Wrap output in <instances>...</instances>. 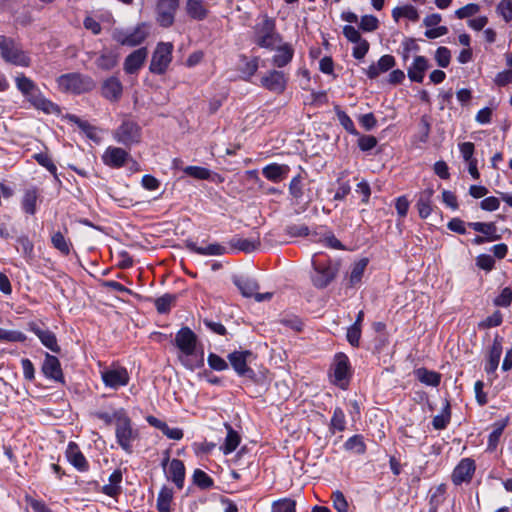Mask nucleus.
Returning <instances> with one entry per match:
<instances>
[{"label":"nucleus","mask_w":512,"mask_h":512,"mask_svg":"<svg viewBox=\"0 0 512 512\" xmlns=\"http://www.w3.org/2000/svg\"><path fill=\"white\" fill-rule=\"evenodd\" d=\"M181 364L193 371L204 365V352L198 348L196 334L188 327L181 328L174 338Z\"/></svg>","instance_id":"nucleus-1"},{"label":"nucleus","mask_w":512,"mask_h":512,"mask_svg":"<svg viewBox=\"0 0 512 512\" xmlns=\"http://www.w3.org/2000/svg\"><path fill=\"white\" fill-rule=\"evenodd\" d=\"M16 87L30 104L45 113H53L58 110L56 104L46 99L33 80L21 74L15 78Z\"/></svg>","instance_id":"nucleus-2"},{"label":"nucleus","mask_w":512,"mask_h":512,"mask_svg":"<svg viewBox=\"0 0 512 512\" xmlns=\"http://www.w3.org/2000/svg\"><path fill=\"white\" fill-rule=\"evenodd\" d=\"M253 40L261 48L274 50L282 42V37L276 31L275 21L265 15L254 26Z\"/></svg>","instance_id":"nucleus-3"},{"label":"nucleus","mask_w":512,"mask_h":512,"mask_svg":"<svg viewBox=\"0 0 512 512\" xmlns=\"http://www.w3.org/2000/svg\"><path fill=\"white\" fill-rule=\"evenodd\" d=\"M117 444L127 454L133 452V443L139 439L138 429L133 427L132 421L127 413L118 415V424L115 427Z\"/></svg>","instance_id":"nucleus-4"},{"label":"nucleus","mask_w":512,"mask_h":512,"mask_svg":"<svg viewBox=\"0 0 512 512\" xmlns=\"http://www.w3.org/2000/svg\"><path fill=\"white\" fill-rule=\"evenodd\" d=\"M59 89L66 93L81 94L95 87L93 79L80 73H67L57 78Z\"/></svg>","instance_id":"nucleus-5"},{"label":"nucleus","mask_w":512,"mask_h":512,"mask_svg":"<svg viewBox=\"0 0 512 512\" xmlns=\"http://www.w3.org/2000/svg\"><path fill=\"white\" fill-rule=\"evenodd\" d=\"M0 55L5 62L10 64L21 67L30 65V58L21 46L13 38L5 35H0Z\"/></svg>","instance_id":"nucleus-6"},{"label":"nucleus","mask_w":512,"mask_h":512,"mask_svg":"<svg viewBox=\"0 0 512 512\" xmlns=\"http://www.w3.org/2000/svg\"><path fill=\"white\" fill-rule=\"evenodd\" d=\"M114 140L126 147L138 144L142 138V128L132 120L125 118L113 132Z\"/></svg>","instance_id":"nucleus-7"},{"label":"nucleus","mask_w":512,"mask_h":512,"mask_svg":"<svg viewBox=\"0 0 512 512\" xmlns=\"http://www.w3.org/2000/svg\"><path fill=\"white\" fill-rule=\"evenodd\" d=\"M312 265L314 268L312 282L315 287L324 288L335 278L337 268L332 265L330 260L315 254L312 258Z\"/></svg>","instance_id":"nucleus-8"},{"label":"nucleus","mask_w":512,"mask_h":512,"mask_svg":"<svg viewBox=\"0 0 512 512\" xmlns=\"http://www.w3.org/2000/svg\"><path fill=\"white\" fill-rule=\"evenodd\" d=\"M329 375L333 384L341 389H345L347 387L350 377V364L349 359L345 354L338 353L335 355Z\"/></svg>","instance_id":"nucleus-9"},{"label":"nucleus","mask_w":512,"mask_h":512,"mask_svg":"<svg viewBox=\"0 0 512 512\" xmlns=\"http://www.w3.org/2000/svg\"><path fill=\"white\" fill-rule=\"evenodd\" d=\"M100 374L104 385L114 390L128 385L130 380L127 369L122 366L106 367L101 370Z\"/></svg>","instance_id":"nucleus-10"},{"label":"nucleus","mask_w":512,"mask_h":512,"mask_svg":"<svg viewBox=\"0 0 512 512\" xmlns=\"http://www.w3.org/2000/svg\"><path fill=\"white\" fill-rule=\"evenodd\" d=\"M172 52V43H159L152 55L150 71L155 74L164 73L172 60Z\"/></svg>","instance_id":"nucleus-11"},{"label":"nucleus","mask_w":512,"mask_h":512,"mask_svg":"<svg viewBox=\"0 0 512 512\" xmlns=\"http://www.w3.org/2000/svg\"><path fill=\"white\" fill-rule=\"evenodd\" d=\"M148 33V24L141 23L138 24L134 29L115 32L114 39L121 45L136 46L145 40Z\"/></svg>","instance_id":"nucleus-12"},{"label":"nucleus","mask_w":512,"mask_h":512,"mask_svg":"<svg viewBox=\"0 0 512 512\" xmlns=\"http://www.w3.org/2000/svg\"><path fill=\"white\" fill-rule=\"evenodd\" d=\"M288 82V76L280 70H269L260 79L261 87L266 90L281 94L285 91Z\"/></svg>","instance_id":"nucleus-13"},{"label":"nucleus","mask_w":512,"mask_h":512,"mask_svg":"<svg viewBox=\"0 0 512 512\" xmlns=\"http://www.w3.org/2000/svg\"><path fill=\"white\" fill-rule=\"evenodd\" d=\"M251 357V351H234L228 355V360L238 376L253 379L255 372L248 366Z\"/></svg>","instance_id":"nucleus-14"},{"label":"nucleus","mask_w":512,"mask_h":512,"mask_svg":"<svg viewBox=\"0 0 512 512\" xmlns=\"http://www.w3.org/2000/svg\"><path fill=\"white\" fill-rule=\"evenodd\" d=\"M162 467L165 470V474L168 480L175 483L177 488L182 489L185 480V466L179 459H169L166 456L162 461Z\"/></svg>","instance_id":"nucleus-15"},{"label":"nucleus","mask_w":512,"mask_h":512,"mask_svg":"<svg viewBox=\"0 0 512 512\" xmlns=\"http://www.w3.org/2000/svg\"><path fill=\"white\" fill-rule=\"evenodd\" d=\"M178 7L179 0H158L156 8L158 23L163 27L171 26Z\"/></svg>","instance_id":"nucleus-16"},{"label":"nucleus","mask_w":512,"mask_h":512,"mask_svg":"<svg viewBox=\"0 0 512 512\" xmlns=\"http://www.w3.org/2000/svg\"><path fill=\"white\" fill-rule=\"evenodd\" d=\"M475 462L471 458H463L454 468L452 473V482L455 485L468 483L475 473Z\"/></svg>","instance_id":"nucleus-17"},{"label":"nucleus","mask_w":512,"mask_h":512,"mask_svg":"<svg viewBox=\"0 0 512 512\" xmlns=\"http://www.w3.org/2000/svg\"><path fill=\"white\" fill-rule=\"evenodd\" d=\"M43 375L55 382H63V372L59 359L49 353H45V358L41 366Z\"/></svg>","instance_id":"nucleus-18"},{"label":"nucleus","mask_w":512,"mask_h":512,"mask_svg":"<svg viewBox=\"0 0 512 512\" xmlns=\"http://www.w3.org/2000/svg\"><path fill=\"white\" fill-rule=\"evenodd\" d=\"M260 246V238H242L235 236L228 241L227 249L229 253L245 252L250 253L258 249Z\"/></svg>","instance_id":"nucleus-19"},{"label":"nucleus","mask_w":512,"mask_h":512,"mask_svg":"<svg viewBox=\"0 0 512 512\" xmlns=\"http://www.w3.org/2000/svg\"><path fill=\"white\" fill-rule=\"evenodd\" d=\"M129 153L120 147L109 146L102 155L103 163L112 168H120L125 165Z\"/></svg>","instance_id":"nucleus-20"},{"label":"nucleus","mask_w":512,"mask_h":512,"mask_svg":"<svg viewBox=\"0 0 512 512\" xmlns=\"http://www.w3.org/2000/svg\"><path fill=\"white\" fill-rule=\"evenodd\" d=\"M185 246L191 252L202 256H220L229 253L227 247L219 243H211L206 246H198L194 241L187 240L185 242Z\"/></svg>","instance_id":"nucleus-21"},{"label":"nucleus","mask_w":512,"mask_h":512,"mask_svg":"<svg viewBox=\"0 0 512 512\" xmlns=\"http://www.w3.org/2000/svg\"><path fill=\"white\" fill-rule=\"evenodd\" d=\"M274 50L276 51L272 57V64L277 68L287 66L293 59L294 48L290 43L281 42Z\"/></svg>","instance_id":"nucleus-22"},{"label":"nucleus","mask_w":512,"mask_h":512,"mask_svg":"<svg viewBox=\"0 0 512 512\" xmlns=\"http://www.w3.org/2000/svg\"><path fill=\"white\" fill-rule=\"evenodd\" d=\"M29 328L46 348L54 353L60 352V346L58 345L56 335L52 331L42 329L35 323H30Z\"/></svg>","instance_id":"nucleus-23"},{"label":"nucleus","mask_w":512,"mask_h":512,"mask_svg":"<svg viewBox=\"0 0 512 512\" xmlns=\"http://www.w3.org/2000/svg\"><path fill=\"white\" fill-rule=\"evenodd\" d=\"M396 65L394 56L386 54L380 57L376 63H372L366 70L365 73L368 78L375 79L380 74L385 73L392 69Z\"/></svg>","instance_id":"nucleus-24"},{"label":"nucleus","mask_w":512,"mask_h":512,"mask_svg":"<svg viewBox=\"0 0 512 512\" xmlns=\"http://www.w3.org/2000/svg\"><path fill=\"white\" fill-rule=\"evenodd\" d=\"M428 68V59L424 56H416L407 69L408 78L412 82L422 83Z\"/></svg>","instance_id":"nucleus-25"},{"label":"nucleus","mask_w":512,"mask_h":512,"mask_svg":"<svg viewBox=\"0 0 512 512\" xmlns=\"http://www.w3.org/2000/svg\"><path fill=\"white\" fill-rule=\"evenodd\" d=\"M289 171L288 165L272 163L262 169V174L269 181L278 183L287 177Z\"/></svg>","instance_id":"nucleus-26"},{"label":"nucleus","mask_w":512,"mask_h":512,"mask_svg":"<svg viewBox=\"0 0 512 512\" xmlns=\"http://www.w3.org/2000/svg\"><path fill=\"white\" fill-rule=\"evenodd\" d=\"M66 457H67L68 461L78 471L84 472V471L88 470V468H89L88 462L75 443L70 442L68 444V447L66 450Z\"/></svg>","instance_id":"nucleus-27"},{"label":"nucleus","mask_w":512,"mask_h":512,"mask_svg":"<svg viewBox=\"0 0 512 512\" xmlns=\"http://www.w3.org/2000/svg\"><path fill=\"white\" fill-rule=\"evenodd\" d=\"M502 355V340L499 337H495L493 344L490 348L485 370L488 374L494 373L499 365L500 358Z\"/></svg>","instance_id":"nucleus-28"},{"label":"nucleus","mask_w":512,"mask_h":512,"mask_svg":"<svg viewBox=\"0 0 512 512\" xmlns=\"http://www.w3.org/2000/svg\"><path fill=\"white\" fill-rule=\"evenodd\" d=\"M146 57H147L146 48H140V49L133 51L125 59L124 70L129 74L135 73L136 71H138L141 68Z\"/></svg>","instance_id":"nucleus-29"},{"label":"nucleus","mask_w":512,"mask_h":512,"mask_svg":"<svg viewBox=\"0 0 512 512\" xmlns=\"http://www.w3.org/2000/svg\"><path fill=\"white\" fill-rule=\"evenodd\" d=\"M434 194V190L432 188H427L421 191L418 195V200L416 203V207L419 213L420 218L426 219L430 216L432 212V197Z\"/></svg>","instance_id":"nucleus-30"},{"label":"nucleus","mask_w":512,"mask_h":512,"mask_svg":"<svg viewBox=\"0 0 512 512\" xmlns=\"http://www.w3.org/2000/svg\"><path fill=\"white\" fill-rule=\"evenodd\" d=\"M122 94V84L116 77H110L103 82L102 95L110 100L115 101L120 98Z\"/></svg>","instance_id":"nucleus-31"},{"label":"nucleus","mask_w":512,"mask_h":512,"mask_svg":"<svg viewBox=\"0 0 512 512\" xmlns=\"http://www.w3.org/2000/svg\"><path fill=\"white\" fill-rule=\"evenodd\" d=\"M227 435L225 437L223 445L220 447L223 454H231L239 446L241 437L237 431H235L231 425L225 424Z\"/></svg>","instance_id":"nucleus-32"},{"label":"nucleus","mask_w":512,"mask_h":512,"mask_svg":"<svg viewBox=\"0 0 512 512\" xmlns=\"http://www.w3.org/2000/svg\"><path fill=\"white\" fill-rule=\"evenodd\" d=\"M208 7L203 0H187L186 12L195 20H203L208 15Z\"/></svg>","instance_id":"nucleus-33"},{"label":"nucleus","mask_w":512,"mask_h":512,"mask_svg":"<svg viewBox=\"0 0 512 512\" xmlns=\"http://www.w3.org/2000/svg\"><path fill=\"white\" fill-rule=\"evenodd\" d=\"M109 483L102 487V492L110 497H116L121 492L122 472L114 470L108 479Z\"/></svg>","instance_id":"nucleus-34"},{"label":"nucleus","mask_w":512,"mask_h":512,"mask_svg":"<svg viewBox=\"0 0 512 512\" xmlns=\"http://www.w3.org/2000/svg\"><path fill=\"white\" fill-rule=\"evenodd\" d=\"M234 283L244 297H253L255 292L259 289L256 280L248 277L237 278L234 280Z\"/></svg>","instance_id":"nucleus-35"},{"label":"nucleus","mask_w":512,"mask_h":512,"mask_svg":"<svg viewBox=\"0 0 512 512\" xmlns=\"http://www.w3.org/2000/svg\"><path fill=\"white\" fill-rule=\"evenodd\" d=\"M392 17L395 21H398L400 18L404 17L410 21L416 22L419 19V13L413 5L407 4L394 8L392 10Z\"/></svg>","instance_id":"nucleus-36"},{"label":"nucleus","mask_w":512,"mask_h":512,"mask_svg":"<svg viewBox=\"0 0 512 512\" xmlns=\"http://www.w3.org/2000/svg\"><path fill=\"white\" fill-rule=\"evenodd\" d=\"M474 231L479 232L487 236V240H498L499 235L496 234L497 228L494 223L489 222H470L467 224Z\"/></svg>","instance_id":"nucleus-37"},{"label":"nucleus","mask_w":512,"mask_h":512,"mask_svg":"<svg viewBox=\"0 0 512 512\" xmlns=\"http://www.w3.org/2000/svg\"><path fill=\"white\" fill-rule=\"evenodd\" d=\"M17 251L21 252L22 256L26 260L27 263H31L34 259V245L32 241L27 236H20L16 240Z\"/></svg>","instance_id":"nucleus-38"},{"label":"nucleus","mask_w":512,"mask_h":512,"mask_svg":"<svg viewBox=\"0 0 512 512\" xmlns=\"http://www.w3.org/2000/svg\"><path fill=\"white\" fill-rule=\"evenodd\" d=\"M415 375L425 385L436 387L440 384L441 375L435 371L419 368L415 371Z\"/></svg>","instance_id":"nucleus-39"},{"label":"nucleus","mask_w":512,"mask_h":512,"mask_svg":"<svg viewBox=\"0 0 512 512\" xmlns=\"http://www.w3.org/2000/svg\"><path fill=\"white\" fill-rule=\"evenodd\" d=\"M173 491L167 486H163L157 497V509L159 512H170Z\"/></svg>","instance_id":"nucleus-40"},{"label":"nucleus","mask_w":512,"mask_h":512,"mask_svg":"<svg viewBox=\"0 0 512 512\" xmlns=\"http://www.w3.org/2000/svg\"><path fill=\"white\" fill-rule=\"evenodd\" d=\"M118 61V55L112 50L103 51L96 60L98 68L103 70L112 69Z\"/></svg>","instance_id":"nucleus-41"},{"label":"nucleus","mask_w":512,"mask_h":512,"mask_svg":"<svg viewBox=\"0 0 512 512\" xmlns=\"http://www.w3.org/2000/svg\"><path fill=\"white\" fill-rule=\"evenodd\" d=\"M38 199L37 190L35 188L28 189L25 191L22 199V209L30 215L36 212V203Z\"/></svg>","instance_id":"nucleus-42"},{"label":"nucleus","mask_w":512,"mask_h":512,"mask_svg":"<svg viewBox=\"0 0 512 512\" xmlns=\"http://www.w3.org/2000/svg\"><path fill=\"white\" fill-rule=\"evenodd\" d=\"M451 413H450V405L447 402L443 407L440 414L436 415L432 420V425L436 430H442L447 427L450 422Z\"/></svg>","instance_id":"nucleus-43"},{"label":"nucleus","mask_w":512,"mask_h":512,"mask_svg":"<svg viewBox=\"0 0 512 512\" xmlns=\"http://www.w3.org/2000/svg\"><path fill=\"white\" fill-rule=\"evenodd\" d=\"M367 264V259H361L352 266L349 276V282L351 285L354 286L361 282Z\"/></svg>","instance_id":"nucleus-44"},{"label":"nucleus","mask_w":512,"mask_h":512,"mask_svg":"<svg viewBox=\"0 0 512 512\" xmlns=\"http://www.w3.org/2000/svg\"><path fill=\"white\" fill-rule=\"evenodd\" d=\"M345 449L353 451L357 454H364L366 451V445L363 441V437L360 435H354L350 437L344 444Z\"/></svg>","instance_id":"nucleus-45"},{"label":"nucleus","mask_w":512,"mask_h":512,"mask_svg":"<svg viewBox=\"0 0 512 512\" xmlns=\"http://www.w3.org/2000/svg\"><path fill=\"white\" fill-rule=\"evenodd\" d=\"M51 242L54 248L59 250L62 254L68 255L70 253L71 244L61 232H55L51 237Z\"/></svg>","instance_id":"nucleus-46"},{"label":"nucleus","mask_w":512,"mask_h":512,"mask_svg":"<svg viewBox=\"0 0 512 512\" xmlns=\"http://www.w3.org/2000/svg\"><path fill=\"white\" fill-rule=\"evenodd\" d=\"M345 427H346V420H345L344 411L341 408L337 407L334 409V412H333V415L331 418L330 428L333 431L341 432V431L345 430Z\"/></svg>","instance_id":"nucleus-47"},{"label":"nucleus","mask_w":512,"mask_h":512,"mask_svg":"<svg viewBox=\"0 0 512 512\" xmlns=\"http://www.w3.org/2000/svg\"><path fill=\"white\" fill-rule=\"evenodd\" d=\"M27 339L26 335L17 330H6L0 328V341L5 342H24Z\"/></svg>","instance_id":"nucleus-48"},{"label":"nucleus","mask_w":512,"mask_h":512,"mask_svg":"<svg viewBox=\"0 0 512 512\" xmlns=\"http://www.w3.org/2000/svg\"><path fill=\"white\" fill-rule=\"evenodd\" d=\"M336 115L339 123L348 133L355 136L359 135L358 131L355 128L354 122L346 112L338 110Z\"/></svg>","instance_id":"nucleus-49"},{"label":"nucleus","mask_w":512,"mask_h":512,"mask_svg":"<svg viewBox=\"0 0 512 512\" xmlns=\"http://www.w3.org/2000/svg\"><path fill=\"white\" fill-rule=\"evenodd\" d=\"M174 301V295L165 294L155 300V307L159 313L164 314L171 309V306L174 303Z\"/></svg>","instance_id":"nucleus-50"},{"label":"nucleus","mask_w":512,"mask_h":512,"mask_svg":"<svg viewBox=\"0 0 512 512\" xmlns=\"http://www.w3.org/2000/svg\"><path fill=\"white\" fill-rule=\"evenodd\" d=\"M272 512H296L295 501L284 498L272 504Z\"/></svg>","instance_id":"nucleus-51"},{"label":"nucleus","mask_w":512,"mask_h":512,"mask_svg":"<svg viewBox=\"0 0 512 512\" xmlns=\"http://www.w3.org/2000/svg\"><path fill=\"white\" fill-rule=\"evenodd\" d=\"M193 479L195 484L202 489H208L213 486L212 478L200 469L194 471Z\"/></svg>","instance_id":"nucleus-52"},{"label":"nucleus","mask_w":512,"mask_h":512,"mask_svg":"<svg viewBox=\"0 0 512 512\" xmlns=\"http://www.w3.org/2000/svg\"><path fill=\"white\" fill-rule=\"evenodd\" d=\"M480 11V6L476 3H469L455 11V17L465 19L476 15Z\"/></svg>","instance_id":"nucleus-53"},{"label":"nucleus","mask_w":512,"mask_h":512,"mask_svg":"<svg viewBox=\"0 0 512 512\" xmlns=\"http://www.w3.org/2000/svg\"><path fill=\"white\" fill-rule=\"evenodd\" d=\"M496 12L505 22L512 21V0H501L496 7Z\"/></svg>","instance_id":"nucleus-54"},{"label":"nucleus","mask_w":512,"mask_h":512,"mask_svg":"<svg viewBox=\"0 0 512 512\" xmlns=\"http://www.w3.org/2000/svg\"><path fill=\"white\" fill-rule=\"evenodd\" d=\"M184 173L195 179L205 180L210 177V171L199 166H187L183 169Z\"/></svg>","instance_id":"nucleus-55"},{"label":"nucleus","mask_w":512,"mask_h":512,"mask_svg":"<svg viewBox=\"0 0 512 512\" xmlns=\"http://www.w3.org/2000/svg\"><path fill=\"white\" fill-rule=\"evenodd\" d=\"M435 60L440 67H448L451 60L450 50L444 46L439 47L435 52Z\"/></svg>","instance_id":"nucleus-56"},{"label":"nucleus","mask_w":512,"mask_h":512,"mask_svg":"<svg viewBox=\"0 0 512 512\" xmlns=\"http://www.w3.org/2000/svg\"><path fill=\"white\" fill-rule=\"evenodd\" d=\"M332 501H333V507L338 511V512H348V503H347V500L344 496V494L339 491V490H336L332 493Z\"/></svg>","instance_id":"nucleus-57"},{"label":"nucleus","mask_w":512,"mask_h":512,"mask_svg":"<svg viewBox=\"0 0 512 512\" xmlns=\"http://www.w3.org/2000/svg\"><path fill=\"white\" fill-rule=\"evenodd\" d=\"M379 26L378 19L373 15H364L360 20V29L364 32L375 31Z\"/></svg>","instance_id":"nucleus-58"},{"label":"nucleus","mask_w":512,"mask_h":512,"mask_svg":"<svg viewBox=\"0 0 512 512\" xmlns=\"http://www.w3.org/2000/svg\"><path fill=\"white\" fill-rule=\"evenodd\" d=\"M208 365L216 371H224L228 368L227 362L215 353H210L207 358Z\"/></svg>","instance_id":"nucleus-59"},{"label":"nucleus","mask_w":512,"mask_h":512,"mask_svg":"<svg viewBox=\"0 0 512 512\" xmlns=\"http://www.w3.org/2000/svg\"><path fill=\"white\" fill-rule=\"evenodd\" d=\"M512 302V289L505 287L500 294L494 299V304L499 307H508Z\"/></svg>","instance_id":"nucleus-60"},{"label":"nucleus","mask_w":512,"mask_h":512,"mask_svg":"<svg viewBox=\"0 0 512 512\" xmlns=\"http://www.w3.org/2000/svg\"><path fill=\"white\" fill-rule=\"evenodd\" d=\"M34 158L41 166L45 167L51 174L56 176L57 167L47 154L38 153L34 155Z\"/></svg>","instance_id":"nucleus-61"},{"label":"nucleus","mask_w":512,"mask_h":512,"mask_svg":"<svg viewBox=\"0 0 512 512\" xmlns=\"http://www.w3.org/2000/svg\"><path fill=\"white\" fill-rule=\"evenodd\" d=\"M354 44L355 45L353 47V52H352L353 57L357 60L363 59L369 51L370 45H369L368 41L365 39H362L358 42H355Z\"/></svg>","instance_id":"nucleus-62"},{"label":"nucleus","mask_w":512,"mask_h":512,"mask_svg":"<svg viewBox=\"0 0 512 512\" xmlns=\"http://www.w3.org/2000/svg\"><path fill=\"white\" fill-rule=\"evenodd\" d=\"M476 265L487 272L491 271L495 266V260L491 255L480 254L476 258Z\"/></svg>","instance_id":"nucleus-63"},{"label":"nucleus","mask_w":512,"mask_h":512,"mask_svg":"<svg viewBox=\"0 0 512 512\" xmlns=\"http://www.w3.org/2000/svg\"><path fill=\"white\" fill-rule=\"evenodd\" d=\"M289 192L295 199H300L303 196V187L301 176H295L289 184Z\"/></svg>","instance_id":"nucleus-64"}]
</instances>
